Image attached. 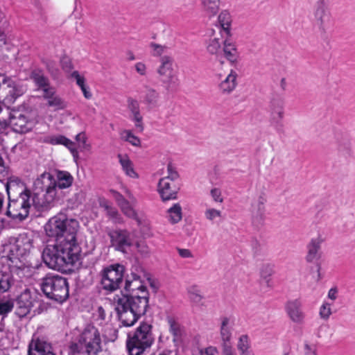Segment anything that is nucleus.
I'll return each mask as SVG.
<instances>
[{
    "mask_svg": "<svg viewBox=\"0 0 355 355\" xmlns=\"http://www.w3.org/2000/svg\"><path fill=\"white\" fill-rule=\"evenodd\" d=\"M73 228L70 227L69 236L58 240L54 244H49L44 248L42 259L49 268L67 272L81 259L82 249L78 243L77 234L73 233Z\"/></svg>",
    "mask_w": 355,
    "mask_h": 355,
    "instance_id": "1",
    "label": "nucleus"
},
{
    "mask_svg": "<svg viewBox=\"0 0 355 355\" xmlns=\"http://www.w3.org/2000/svg\"><path fill=\"white\" fill-rule=\"evenodd\" d=\"M102 351L101 337L93 325L85 328L78 338L70 343L69 355H98Z\"/></svg>",
    "mask_w": 355,
    "mask_h": 355,
    "instance_id": "2",
    "label": "nucleus"
},
{
    "mask_svg": "<svg viewBox=\"0 0 355 355\" xmlns=\"http://www.w3.org/2000/svg\"><path fill=\"white\" fill-rule=\"evenodd\" d=\"M35 189L31 195V205L38 211L49 210L53 206L56 192L55 183L52 184L49 173H44L34 182Z\"/></svg>",
    "mask_w": 355,
    "mask_h": 355,
    "instance_id": "3",
    "label": "nucleus"
},
{
    "mask_svg": "<svg viewBox=\"0 0 355 355\" xmlns=\"http://www.w3.org/2000/svg\"><path fill=\"white\" fill-rule=\"evenodd\" d=\"M152 325L142 322L132 333L128 335L126 346L129 355H144L154 342Z\"/></svg>",
    "mask_w": 355,
    "mask_h": 355,
    "instance_id": "4",
    "label": "nucleus"
},
{
    "mask_svg": "<svg viewBox=\"0 0 355 355\" xmlns=\"http://www.w3.org/2000/svg\"><path fill=\"white\" fill-rule=\"evenodd\" d=\"M73 226V233L77 234L79 228V223L73 218H69L64 213H58L51 217L44 225V230L47 236L58 240L65 239L71 234L69 228Z\"/></svg>",
    "mask_w": 355,
    "mask_h": 355,
    "instance_id": "5",
    "label": "nucleus"
},
{
    "mask_svg": "<svg viewBox=\"0 0 355 355\" xmlns=\"http://www.w3.org/2000/svg\"><path fill=\"white\" fill-rule=\"evenodd\" d=\"M41 289L49 299L63 302L69 297V284L67 278L49 273L42 279Z\"/></svg>",
    "mask_w": 355,
    "mask_h": 355,
    "instance_id": "6",
    "label": "nucleus"
},
{
    "mask_svg": "<svg viewBox=\"0 0 355 355\" xmlns=\"http://www.w3.org/2000/svg\"><path fill=\"white\" fill-rule=\"evenodd\" d=\"M31 198L30 195L8 198V202L4 214L12 220H24L29 215Z\"/></svg>",
    "mask_w": 355,
    "mask_h": 355,
    "instance_id": "7",
    "label": "nucleus"
},
{
    "mask_svg": "<svg viewBox=\"0 0 355 355\" xmlns=\"http://www.w3.org/2000/svg\"><path fill=\"white\" fill-rule=\"evenodd\" d=\"M124 276L123 266L116 263L105 268L101 272L103 289L113 292L119 288Z\"/></svg>",
    "mask_w": 355,
    "mask_h": 355,
    "instance_id": "8",
    "label": "nucleus"
},
{
    "mask_svg": "<svg viewBox=\"0 0 355 355\" xmlns=\"http://www.w3.org/2000/svg\"><path fill=\"white\" fill-rule=\"evenodd\" d=\"M33 248V239L26 233L20 234L9 246L10 259H20L28 254Z\"/></svg>",
    "mask_w": 355,
    "mask_h": 355,
    "instance_id": "9",
    "label": "nucleus"
},
{
    "mask_svg": "<svg viewBox=\"0 0 355 355\" xmlns=\"http://www.w3.org/2000/svg\"><path fill=\"white\" fill-rule=\"evenodd\" d=\"M119 300L125 301L128 300V302L125 304L129 309H133L140 315H144L148 307L149 293L148 291H141V295H116Z\"/></svg>",
    "mask_w": 355,
    "mask_h": 355,
    "instance_id": "10",
    "label": "nucleus"
},
{
    "mask_svg": "<svg viewBox=\"0 0 355 355\" xmlns=\"http://www.w3.org/2000/svg\"><path fill=\"white\" fill-rule=\"evenodd\" d=\"M114 301L116 306L115 310L116 311L118 318L123 326H133L141 316L136 313L133 309H129L128 306L125 304L126 302H128V300L121 301L114 297Z\"/></svg>",
    "mask_w": 355,
    "mask_h": 355,
    "instance_id": "11",
    "label": "nucleus"
},
{
    "mask_svg": "<svg viewBox=\"0 0 355 355\" xmlns=\"http://www.w3.org/2000/svg\"><path fill=\"white\" fill-rule=\"evenodd\" d=\"M158 192L163 201L175 200L177 198L180 184L168 178H162L159 180L157 187Z\"/></svg>",
    "mask_w": 355,
    "mask_h": 355,
    "instance_id": "12",
    "label": "nucleus"
},
{
    "mask_svg": "<svg viewBox=\"0 0 355 355\" xmlns=\"http://www.w3.org/2000/svg\"><path fill=\"white\" fill-rule=\"evenodd\" d=\"M6 190L8 198H14L25 195L31 196V192L25 184L17 177L11 176L6 179Z\"/></svg>",
    "mask_w": 355,
    "mask_h": 355,
    "instance_id": "13",
    "label": "nucleus"
},
{
    "mask_svg": "<svg viewBox=\"0 0 355 355\" xmlns=\"http://www.w3.org/2000/svg\"><path fill=\"white\" fill-rule=\"evenodd\" d=\"M285 311L292 322L299 324L304 323L305 313L302 310V302L300 299L287 301L285 304Z\"/></svg>",
    "mask_w": 355,
    "mask_h": 355,
    "instance_id": "14",
    "label": "nucleus"
},
{
    "mask_svg": "<svg viewBox=\"0 0 355 355\" xmlns=\"http://www.w3.org/2000/svg\"><path fill=\"white\" fill-rule=\"evenodd\" d=\"M55 354L52 345L43 338H33L28 345V355H49Z\"/></svg>",
    "mask_w": 355,
    "mask_h": 355,
    "instance_id": "15",
    "label": "nucleus"
},
{
    "mask_svg": "<svg viewBox=\"0 0 355 355\" xmlns=\"http://www.w3.org/2000/svg\"><path fill=\"white\" fill-rule=\"evenodd\" d=\"M2 84L7 92V98L10 101H15L26 92V88L11 77L3 76Z\"/></svg>",
    "mask_w": 355,
    "mask_h": 355,
    "instance_id": "16",
    "label": "nucleus"
},
{
    "mask_svg": "<svg viewBox=\"0 0 355 355\" xmlns=\"http://www.w3.org/2000/svg\"><path fill=\"white\" fill-rule=\"evenodd\" d=\"M32 306L33 300L31 291L26 289L17 299L15 314L22 318L30 313Z\"/></svg>",
    "mask_w": 355,
    "mask_h": 355,
    "instance_id": "17",
    "label": "nucleus"
},
{
    "mask_svg": "<svg viewBox=\"0 0 355 355\" xmlns=\"http://www.w3.org/2000/svg\"><path fill=\"white\" fill-rule=\"evenodd\" d=\"M108 235L112 245L118 250H123L132 245L130 233L126 230H115L109 232Z\"/></svg>",
    "mask_w": 355,
    "mask_h": 355,
    "instance_id": "18",
    "label": "nucleus"
},
{
    "mask_svg": "<svg viewBox=\"0 0 355 355\" xmlns=\"http://www.w3.org/2000/svg\"><path fill=\"white\" fill-rule=\"evenodd\" d=\"M42 96L47 101V105L53 107L55 110L67 107L65 101L56 94L55 89L51 86L42 91Z\"/></svg>",
    "mask_w": 355,
    "mask_h": 355,
    "instance_id": "19",
    "label": "nucleus"
},
{
    "mask_svg": "<svg viewBox=\"0 0 355 355\" xmlns=\"http://www.w3.org/2000/svg\"><path fill=\"white\" fill-rule=\"evenodd\" d=\"M10 123L13 130L20 134L28 132L33 128V122L28 120L24 114L19 113L10 117Z\"/></svg>",
    "mask_w": 355,
    "mask_h": 355,
    "instance_id": "20",
    "label": "nucleus"
},
{
    "mask_svg": "<svg viewBox=\"0 0 355 355\" xmlns=\"http://www.w3.org/2000/svg\"><path fill=\"white\" fill-rule=\"evenodd\" d=\"M148 291L146 286L141 281L139 276L134 275L132 280L127 279L125 281L124 293L121 292V295H141V291Z\"/></svg>",
    "mask_w": 355,
    "mask_h": 355,
    "instance_id": "21",
    "label": "nucleus"
},
{
    "mask_svg": "<svg viewBox=\"0 0 355 355\" xmlns=\"http://www.w3.org/2000/svg\"><path fill=\"white\" fill-rule=\"evenodd\" d=\"M324 239L321 235H318L316 238H313L307 245V254L306 260L308 262L317 261L320 258V247Z\"/></svg>",
    "mask_w": 355,
    "mask_h": 355,
    "instance_id": "22",
    "label": "nucleus"
},
{
    "mask_svg": "<svg viewBox=\"0 0 355 355\" xmlns=\"http://www.w3.org/2000/svg\"><path fill=\"white\" fill-rule=\"evenodd\" d=\"M166 322L168 326V331L173 336V342L178 344L182 340L184 330L178 319L173 315L166 317Z\"/></svg>",
    "mask_w": 355,
    "mask_h": 355,
    "instance_id": "23",
    "label": "nucleus"
},
{
    "mask_svg": "<svg viewBox=\"0 0 355 355\" xmlns=\"http://www.w3.org/2000/svg\"><path fill=\"white\" fill-rule=\"evenodd\" d=\"M237 77V73L234 70L231 69L225 78L221 80L220 83L218 84L220 92L223 94L232 93L236 87Z\"/></svg>",
    "mask_w": 355,
    "mask_h": 355,
    "instance_id": "24",
    "label": "nucleus"
},
{
    "mask_svg": "<svg viewBox=\"0 0 355 355\" xmlns=\"http://www.w3.org/2000/svg\"><path fill=\"white\" fill-rule=\"evenodd\" d=\"M50 180L52 184L55 183V191L57 193V188L63 189L70 187L73 182V178L67 171H58L57 173V180L49 173Z\"/></svg>",
    "mask_w": 355,
    "mask_h": 355,
    "instance_id": "25",
    "label": "nucleus"
},
{
    "mask_svg": "<svg viewBox=\"0 0 355 355\" xmlns=\"http://www.w3.org/2000/svg\"><path fill=\"white\" fill-rule=\"evenodd\" d=\"M30 78L38 89L44 91V89L51 86L49 78L44 75L42 69H33L31 73Z\"/></svg>",
    "mask_w": 355,
    "mask_h": 355,
    "instance_id": "26",
    "label": "nucleus"
},
{
    "mask_svg": "<svg viewBox=\"0 0 355 355\" xmlns=\"http://www.w3.org/2000/svg\"><path fill=\"white\" fill-rule=\"evenodd\" d=\"M157 71L160 78L174 74L172 58L168 55L161 57L160 65L157 68Z\"/></svg>",
    "mask_w": 355,
    "mask_h": 355,
    "instance_id": "27",
    "label": "nucleus"
},
{
    "mask_svg": "<svg viewBox=\"0 0 355 355\" xmlns=\"http://www.w3.org/2000/svg\"><path fill=\"white\" fill-rule=\"evenodd\" d=\"M119 162L126 175L132 178H138L139 175L135 171L133 164L127 155H118Z\"/></svg>",
    "mask_w": 355,
    "mask_h": 355,
    "instance_id": "28",
    "label": "nucleus"
},
{
    "mask_svg": "<svg viewBox=\"0 0 355 355\" xmlns=\"http://www.w3.org/2000/svg\"><path fill=\"white\" fill-rule=\"evenodd\" d=\"M330 13L328 11L324 0H320L317 2L315 17L322 26L326 20L329 18Z\"/></svg>",
    "mask_w": 355,
    "mask_h": 355,
    "instance_id": "29",
    "label": "nucleus"
},
{
    "mask_svg": "<svg viewBox=\"0 0 355 355\" xmlns=\"http://www.w3.org/2000/svg\"><path fill=\"white\" fill-rule=\"evenodd\" d=\"M202 10L209 17L216 15L220 8V0H200Z\"/></svg>",
    "mask_w": 355,
    "mask_h": 355,
    "instance_id": "30",
    "label": "nucleus"
},
{
    "mask_svg": "<svg viewBox=\"0 0 355 355\" xmlns=\"http://www.w3.org/2000/svg\"><path fill=\"white\" fill-rule=\"evenodd\" d=\"M223 52L226 59L231 63H235L237 62L239 53L234 44L230 41L225 40Z\"/></svg>",
    "mask_w": 355,
    "mask_h": 355,
    "instance_id": "31",
    "label": "nucleus"
},
{
    "mask_svg": "<svg viewBox=\"0 0 355 355\" xmlns=\"http://www.w3.org/2000/svg\"><path fill=\"white\" fill-rule=\"evenodd\" d=\"M271 114L272 119L279 122L284 117V103L280 99H273L271 101Z\"/></svg>",
    "mask_w": 355,
    "mask_h": 355,
    "instance_id": "32",
    "label": "nucleus"
},
{
    "mask_svg": "<svg viewBox=\"0 0 355 355\" xmlns=\"http://www.w3.org/2000/svg\"><path fill=\"white\" fill-rule=\"evenodd\" d=\"M160 80L168 92H174L178 90L180 81L175 73L164 78H161Z\"/></svg>",
    "mask_w": 355,
    "mask_h": 355,
    "instance_id": "33",
    "label": "nucleus"
},
{
    "mask_svg": "<svg viewBox=\"0 0 355 355\" xmlns=\"http://www.w3.org/2000/svg\"><path fill=\"white\" fill-rule=\"evenodd\" d=\"M159 92L151 87L146 89L144 97V103L150 107H155L159 101Z\"/></svg>",
    "mask_w": 355,
    "mask_h": 355,
    "instance_id": "34",
    "label": "nucleus"
},
{
    "mask_svg": "<svg viewBox=\"0 0 355 355\" xmlns=\"http://www.w3.org/2000/svg\"><path fill=\"white\" fill-rule=\"evenodd\" d=\"M168 218L171 223H178L182 220V207L179 203L174 204L168 209Z\"/></svg>",
    "mask_w": 355,
    "mask_h": 355,
    "instance_id": "35",
    "label": "nucleus"
},
{
    "mask_svg": "<svg viewBox=\"0 0 355 355\" xmlns=\"http://www.w3.org/2000/svg\"><path fill=\"white\" fill-rule=\"evenodd\" d=\"M120 138L125 141L130 143L133 146H141L140 139L135 136L130 130H123L119 132Z\"/></svg>",
    "mask_w": 355,
    "mask_h": 355,
    "instance_id": "36",
    "label": "nucleus"
},
{
    "mask_svg": "<svg viewBox=\"0 0 355 355\" xmlns=\"http://www.w3.org/2000/svg\"><path fill=\"white\" fill-rule=\"evenodd\" d=\"M119 207L121 208V211L123 213L124 215H125L128 218L135 220L137 222L138 225L141 224V220L139 218L136 211L134 209V208L132 207V206L131 205L130 202L128 200H127L125 202L123 203Z\"/></svg>",
    "mask_w": 355,
    "mask_h": 355,
    "instance_id": "37",
    "label": "nucleus"
},
{
    "mask_svg": "<svg viewBox=\"0 0 355 355\" xmlns=\"http://www.w3.org/2000/svg\"><path fill=\"white\" fill-rule=\"evenodd\" d=\"M237 347L241 355H254L250 350L249 338L247 335H243L239 338Z\"/></svg>",
    "mask_w": 355,
    "mask_h": 355,
    "instance_id": "38",
    "label": "nucleus"
},
{
    "mask_svg": "<svg viewBox=\"0 0 355 355\" xmlns=\"http://www.w3.org/2000/svg\"><path fill=\"white\" fill-rule=\"evenodd\" d=\"M218 19L221 28L226 32L227 35H229L232 21L230 13L226 10L222 11L220 13Z\"/></svg>",
    "mask_w": 355,
    "mask_h": 355,
    "instance_id": "39",
    "label": "nucleus"
},
{
    "mask_svg": "<svg viewBox=\"0 0 355 355\" xmlns=\"http://www.w3.org/2000/svg\"><path fill=\"white\" fill-rule=\"evenodd\" d=\"M100 206L105 209L107 211V215L112 219L117 220L119 218L120 215L117 209L113 207L107 200H103L101 201Z\"/></svg>",
    "mask_w": 355,
    "mask_h": 355,
    "instance_id": "40",
    "label": "nucleus"
},
{
    "mask_svg": "<svg viewBox=\"0 0 355 355\" xmlns=\"http://www.w3.org/2000/svg\"><path fill=\"white\" fill-rule=\"evenodd\" d=\"M229 321V318L227 317L223 318L221 320L220 335L225 343L230 341L232 335L231 331L227 327Z\"/></svg>",
    "mask_w": 355,
    "mask_h": 355,
    "instance_id": "41",
    "label": "nucleus"
},
{
    "mask_svg": "<svg viewBox=\"0 0 355 355\" xmlns=\"http://www.w3.org/2000/svg\"><path fill=\"white\" fill-rule=\"evenodd\" d=\"M11 286V277L7 274H0V293H4Z\"/></svg>",
    "mask_w": 355,
    "mask_h": 355,
    "instance_id": "42",
    "label": "nucleus"
},
{
    "mask_svg": "<svg viewBox=\"0 0 355 355\" xmlns=\"http://www.w3.org/2000/svg\"><path fill=\"white\" fill-rule=\"evenodd\" d=\"M48 142L52 145L62 144L63 146H68L71 144V140L63 135L51 137Z\"/></svg>",
    "mask_w": 355,
    "mask_h": 355,
    "instance_id": "43",
    "label": "nucleus"
},
{
    "mask_svg": "<svg viewBox=\"0 0 355 355\" xmlns=\"http://www.w3.org/2000/svg\"><path fill=\"white\" fill-rule=\"evenodd\" d=\"M132 114V121L135 123L136 129L139 132H142L144 130V125L143 123V116L140 113V110Z\"/></svg>",
    "mask_w": 355,
    "mask_h": 355,
    "instance_id": "44",
    "label": "nucleus"
},
{
    "mask_svg": "<svg viewBox=\"0 0 355 355\" xmlns=\"http://www.w3.org/2000/svg\"><path fill=\"white\" fill-rule=\"evenodd\" d=\"M14 303L11 300H0V315H5L11 312Z\"/></svg>",
    "mask_w": 355,
    "mask_h": 355,
    "instance_id": "45",
    "label": "nucleus"
},
{
    "mask_svg": "<svg viewBox=\"0 0 355 355\" xmlns=\"http://www.w3.org/2000/svg\"><path fill=\"white\" fill-rule=\"evenodd\" d=\"M60 65L62 70L67 73H69L73 69L72 60L67 55L62 56L60 59Z\"/></svg>",
    "mask_w": 355,
    "mask_h": 355,
    "instance_id": "46",
    "label": "nucleus"
},
{
    "mask_svg": "<svg viewBox=\"0 0 355 355\" xmlns=\"http://www.w3.org/2000/svg\"><path fill=\"white\" fill-rule=\"evenodd\" d=\"M319 315L322 319L327 320L331 315V304L324 302L320 308Z\"/></svg>",
    "mask_w": 355,
    "mask_h": 355,
    "instance_id": "47",
    "label": "nucleus"
},
{
    "mask_svg": "<svg viewBox=\"0 0 355 355\" xmlns=\"http://www.w3.org/2000/svg\"><path fill=\"white\" fill-rule=\"evenodd\" d=\"M260 273L261 277L266 280L267 284L269 286L270 277L273 273L272 266L268 264L263 266Z\"/></svg>",
    "mask_w": 355,
    "mask_h": 355,
    "instance_id": "48",
    "label": "nucleus"
},
{
    "mask_svg": "<svg viewBox=\"0 0 355 355\" xmlns=\"http://www.w3.org/2000/svg\"><path fill=\"white\" fill-rule=\"evenodd\" d=\"M207 51L211 54H216L220 49V42L219 39L214 38L209 40L207 45Z\"/></svg>",
    "mask_w": 355,
    "mask_h": 355,
    "instance_id": "49",
    "label": "nucleus"
},
{
    "mask_svg": "<svg viewBox=\"0 0 355 355\" xmlns=\"http://www.w3.org/2000/svg\"><path fill=\"white\" fill-rule=\"evenodd\" d=\"M9 176V167L6 165L5 161L0 155V182H3Z\"/></svg>",
    "mask_w": 355,
    "mask_h": 355,
    "instance_id": "50",
    "label": "nucleus"
},
{
    "mask_svg": "<svg viewBox=\"0 0 355 355\" xmlns=\"http://www.w3.org/2000/svg\"><path fill=\"white\" fill-rule=\"evenodd\" d=\"M168 175L164 177V178H168L175 182H178L179 181V174L175 171V168L173 166L171 163H169L167 166Z\"/></svg>",
    "mask_w": 355,
    "mask_h": 355,
    "instance_id": "51",
    "label": "nucleus"
},
{
    "mask_svg": "<svg viewBox=\"0 0 355 355\" xmlns=\"http://www.w3.org/2000/svg\"><path fill=\"white\" fill-rule=\"evenodd\" d=\"M150 47L153 49V56H161L167 49L165 46H162L160 44H157L156 43H151Z\"/></svg>",
    "mask_w": 355,
    "mask_h": 355,
    "instance_id": "52",
    "label": "nucleus"
},
{
    "mask_svg": "<svg viewBox=\"0 0 355 355\" xmlns=\"http://www.w3.org/2000/svg\"><path fill=\"white\" fill-rule=\"evenodd\" d=\"M127 103L128 107L131 112V113L136 112L140 110L139 103L138 101H137L136 99L129 97L127 100Z\"/></svg>",
    "mask_w": 355,
    "mask_h": 355,
    "instance_id": "53",
    "label": "nucleus"
},
{
    "mask_svg": "<svg viewBox=\"0 0 355 355\" xmlns=\"http://www.w3.org/2000/svg\"><path fill=\"white\" fill-rule=\"evenodd\" d=\"M193 355H218V352L216 347H209L205 350L199 349L196 354Z\"/></svg>",
    "mask_w": 355,
    "mask_h": 355,
    "instance_id": "54",
    "label": "nucleus"
},
{
    "mask_svg": "<svg viewBox=\"0 0 355 355\" xmlns=\"http://www.w3.org/2000/svg\"><path fill=\"white\" fill-rule=\"evenodd\" d=\"M71 77L74 78L76 84L81 88L85 85V79L81 76L78 71H74L71 73Z\"/></svg>",
    "mask_w": 355,
    "mask_h": 355,
    "instance_id": "55",
    "label": "nucleus"
},
{
    "mask_svg": "<svg viewBox=\"0 0 355 355\" xmlns=\"http://www.w3.org/2000/svg\"><path fill=\"white\" fill-rule=\"evenodd\" d=\"M189 297L193 302L196 303H199L202 300V296L196 288H193L192 290L189 291Z\"/></svg>",
    "mask_w": 355,
    "mask_h": 355,
    "instance_id": "56",
    "label": "nucleus"
},
{
    "mask_svg": "<svg viewBox=\"0 0 355 355\" xmlns=\"http://www.w3.org/2000/svg\"><path fill=\"white\" fill-rule=\"evenodd\" d=\"M266 202V198L263 196H260L257 202V213L260 216L261 218L263 217L265 213V206L264 204Z\"/></svg>",
    "mask_w": 355,
    "mask_h": 355,
    "instance_id": "57",
    "label": "nucleus"
},
{
    "mask_svg": "<svg viewBox=\"0 0 355 355\" xmlns=\"http://www.w3.org/2000/svg\"><path fill=\"white\" fill-rule=\"evenodd\" d=\"M221 212L215 209H209L205 211V216L208 220H212L216 217H220Z\"/></svg>",
    "mask_w": 355,
    "mask_h": 355,
    "instance_id": "58",
    "label": "nucleus"
},
{
    "mask_svg": "<svg viewBox=\"0 0 355 355\" xmlns=\"http://www.w3.org/2000/svg\"><path fill=\"white\" fill-rule=\"evenodd\" d=\"M304 355H316V347L314 345L304 343Z\"/></svg>",
    "mask_w": 355,
    "mask_h": 355,
    "instance_id": "59",
    "label": "nucleus"
},
{
    "mask_svg": "<svg viewBox=\"0 0 355 355\" xmlns=\"http://www.w3.org/2000/svg\"><path fill=\"white\" fill-rule=\"evenodd\" d=\"M211 195L216 202H222L223 201V198L221 197V192L219 189L214 188L211 190Z\"/></svg>",
    "mask_w": 355,
    "mask_h": 355,
    "instance_id": "60",
    "label": "nucleus"
},
{
    "mask_svg": "<svg viewBox=\"0 0 355 355\" xmlns=\"http://www.w3.org/2000/svg\"><path fill=\"white\" fill-rule=\"evenodd\" d=\"M135 69L137 72L141 76H145L146 74V66L143 62H137L135 64Z\"/></svg>",
    "mask_w": 355,
    "mask_h": 355,
    "instance_id": "61",
    "label": "nucleus"
},
{
    "mask_svg": "<svg viewBox=\"0 0 355 355\" xmlns=\"http://www.w3.org/2000/svg\"><path fill=\"white\" fill-rule=\"evenodd\" d=\"M112 193L119 206H120L121 205H122L123 203L125 202L128 200L119 192L113 191Z\"/></svg>",
    "mask_w": 355,
    "mask_h": 355,
    "instance_id": "62",
    "label": "nucleus"
},
{
    "mask_svg": "<svg viewBox=\"0 0 355 355\" xmlns=\"http://www.w3.org/2000/svg\"><path fill=\"white\" fill-rule=\"evenodd\" d=\"M47 71L51 74H56L58 72V69L55 67L54 62H49L46 64Z\"/></svg>",
    "mask_w": 355,
    "mask_h": 355,
    "instance_id": "63",
    "label": "nucleus"
},
{
    "mask_svg": "<svg viewBox=\"0 0 355 355\" xmlns=\"http://www.w3.org/2000/svg\"><path fill=\"white\" fill-rule=\"evenodd\" d=\"M178 253L182 258H190L193 257L191 252L188 249H178Z\"/></svg>",
    "mask_w": 355,
    "mask_h": 355,
    "instance_id": "64",
    "label": "nucleus"
}]
</instances>
